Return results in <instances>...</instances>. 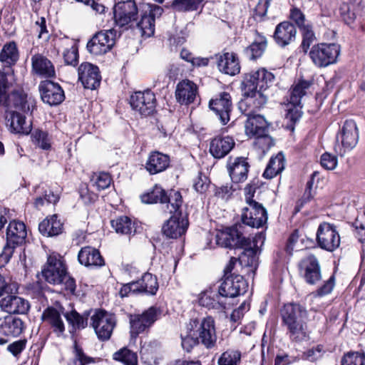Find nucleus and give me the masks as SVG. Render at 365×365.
<instances>
[{"label":"nucleus","mask_w":365,"mask_h":365,"mask_svg":"<svg viewBox=\"0 0 365 365\" xmlns=\"http://www.w3.org/2000/svg\"><path fill=\"white\" fill-rule=\"evenodd\" d=\"M74 359L68 364V365H86L93 362L91 357L87 356L83 353L76 342L74 343Z\"/></svg>","instance_id":"680f3d73"},{"label":"nucleus","mask_w":365,"mask_h":365,"mask_svg":"<svg viewBox=\"0 0 365 365\" xmlns=\"http://www.w3.org/2000/svg\"><path fill=\"white\" fill-rule=\"evenodd\" d=\"M255 140L254 144L256 148L261 150L263 153L267 151L272 146L274 145V142L272 137L266 132L264 135H257L255 137Z\"/></svg>","instance_id":"e2e57ef3"},{"label":"nucleus","mask_w":365,"mask_h":365,"mask_svg":"<svg viewBox=\"0 0 365 365\" xmlns=\"http://www.w3.org/2000/svg\"><path fill=\"white\" fill-rule=\"evenodd\" d=\"M115 36L116 32L113 29L100 31L88 42L87 48L94 55L104 54L114 46Z\"/></svg>","instance_id":"9d476101"},{"label":"nucleus","mask_w":365,"mask_h":365,"mask_svg":"<svg viewBox=\"0 0 365 365\" xmlns=\"http://www.w3.org/2000/svg\"><path fill=\"white\" fill-rule=\"evenodd\" d=\"M300 271L307 283L315 284L322 279L319 260L314 255L303 258L300 262Z\"/></svg>","instance_id":"412c9836"},{"label":"nucleus","mask_w":365,"mask_h":365,"mask_svg":"<svg viewBox=\"0 0 365 365\" xmlns=\"http://www.w3.org/2000/svg\"><path fill=\"white\" fill-rule=\"evenodd\" d=\"M9 73L0 69V106H6L9 101L12 82L9 79Z\"/></svg>","instance_id":"864d4df0"},{"label":"nucleus","mask_w":365,"mask_h":365,"mask_svg":"<svg viewBox=\"0 0 365 365\" xmlns=\"http://www.w3.org/2000/svg\"><path fill=\"white\" fill-rule=\"evenodd\" d=\"M241 361V352L238 350L228 349L224 351L218 359V365H238Z\"/></svg>","instance_id":"6e6d98bb"},{"label":"nucleus","mask_w":365,"mask_h":365,"mask_svg":"<svg viewBox=\"0 0 365 365\" xmlns=\"http://www.w3.org/2000/svg\"><path fill=\"white\" fill-rule=\"evenodd\" d=\"M158 310L150 307L141 314H131L130 316V334L136 336L148 329L156 320Z\"/></svg>","instance_id":"4468645a"},{"label":"nucleus","mask_w":365,"mask_h":365,"mask_svg":"<svg viewBox=\"0 0 365 365\" xmlns=\"http://www.w3.org/2000/svg\"><path fill=\"white\" fill-rule=\"evenodd\" d=\"M29 302L16 294H13L12 292L6 294L0 299L1 309L11 314H24L29 309Z\"/></svg>","instance_id":"aec40b11"},{"label":"nucleus","mask_w":365,"mask_h":365,"mask_svg":"<svg viewBox=\"0 0 365 365\" xmlns=\"http://www.w3.org/2000/svg\"><path fill=\"white\" fill-rule=\"evenodd\" d=\"M31 138L33 142L43 150H49L51 148V138L47 132L42 130H35Z\"/></svg>","instance_id":"4d7b16f0"},{"label":"nucleus","mask_w":365,"mask_h":365,"mask_svg":"<svg viewBox=\"0 0 365 365\" xmlns=\"http://www.w3.org/2000/svg\"><path fill=\"white\" fill-rule=\"evenodd\" d=\"M274 76L267 69L262 68L247 74L243 82L244 88L250 92L253 90H267L273 83Z\"/></svg>","instance_id":"ddd939ff"},{"label":"nucleus","mask_w":365,"mask_h":365,"mask_svg":"<svg viewBox=\"0 0 365 365\" xmlns=\"http://www.w3.org/2000/svg\"><path fill=\"white\" fill-rule=\"evenodd\" d=\"M39 91L42 101L49 106L59 105L65 98L62 88L58 83L51 81L41 83Z\"/></svg>","instance_id":"6ab92c4d"},{"label":"nucleus","mask_w":365,"mask_h":365,"mask_svg":"<svg viewBox=\"0 0 365 365\" xmlns=\"http://www.w3.org/2000/svg\"><path fill=\"white\" fill-rule=\"evenodd\" d=\"M300 30L302 34L301 48L304 53H307L311 44L316 38L315 35L312 30V27L310 25L303 27Z\"/></svg>","instance_id":"13d9d810"},{"label":"nucleus","mask_w":365,"mask_h":365,"mask_svg":"<svg viewBox=\"0 0 365 365\" xmlns=\"http://www.w3.org/2000/svg\"><path fill=\"white\" fill-rule=\"evenodd\" d=\"M358 140L359 130L356 123L353 120H347L336 135L334 150L342 157L346 151L352 150L356 145Z\"/></svg>","instance_id":"20e7f679"},{"label":"nucleus","mask_w":365,"mask_h":365,"mask_svg":"<svg viewBox=\"0 0 365 365\" xmlns=\"http://www.w3.org/2000/svg\"><path fill=\"white\" fill-rule=\"evenodd\" d=\"M167 208L172 215L182 213L180 207L182 204V197L180 192L171 190L167 195L166 202Z\"/></svg>","instance_id":"5fc2aeb1"},{"label":"nucleus","mask_w":365,"mask_h":365,"mask_svg":"<svg viewBox=\"0 0 365 365\" xmlns=\"http://www.w3.org/2000/svg\"><path fill=\"white\" fill-rule=\"evenodd\" d=\"M113 15L115 25L127 30L138 20V9L133 0L120 1L113 7Z\"/></svg>","instance_id":"39448f33"},{"label":"nucleus","mask_w":365,"mask_h":365,"mask_svg":"<svg viewBox=\"0 0 365 365\" xmlns=\"http://www.w3.org/2000/svg\"><path fill=\"white\" fill-rule=\"evenodd\" d=\"M92 182L98 190L108 188L111 183V178L106 173H101L93 177Z\"/></svg>","instance_id":"0e129e2a"},{"label":"nucleus","mask_w":365,"mask_h":365,"mask_svg":"<svg viewBox=\"0 0 365 365\" xmlns=\"http://www.w3.org/2000/svg\"><path fill=\"white\" fill-rule=\"evenodd\" d=\"M169 165L170 158L168 155L154 151L149 155L145 168L150 175H155L165 170Z\"/></svg>","instance_id":"c756f323"},{"label":"nucleus","mask_w":365,"mask_h":365,"mask_svg":"<svg viewBox=\"0 0 365 365\" xmlns=\"http://www.w3.org/2000/svg\"><path fill=\"white\" fill-rule=\"evenodd\" d=\"M247 283L242 276L240 274H230L223 277L222 282L220 285V291L230 301L246 292Z\"/></svg>","instance_id":"f8f14e48"},{"label":"nucleus","mask_w":365,"mask_h":365,"mask_svg":"<svg viewBox=\"0 0 365 365\" xmlns=\"http://www.w3.org/2000/svg\"><path fill=\"white\" fill-rule=\"evenodd\" d=\"M235 142L230 136H217L211 140L209 151L210 154L217 159L226 156L235 147Z\"/></svg>","instance_id":"cd10ccee"},{"label":"nucleus","mask_w":365,"mask_h":365,"mask_svg":"<svg viewBox=\"0 0 365 365\" xmlns=\"http://www.w3.org/2000/svg\"><path fill=\"white\" fill-rule=\"evenodd\" d=\"M307 312L299 304H287L282 311L283 323L287 326L289 338L294 341H302L309 339L307 326L302 319Z\"/></svg>","instance_id":"f257e3e1"},{"label":"nucleus","mask_w":365,"mask_h":365,"mask_svg":"<svg viewBox=\"0 0 365 365\" xmlns=\"http://www.w3.org/2000/svg\"><path fill=\"white\" fill-rule=\"evenodd\" d=\"M167 194L165 191L158 185H155L150 192L141 195L142 202L147 204L158 202L165 204Z\"/></svg>","instance_id":"09e8293b"},{"label":"nucleus","mask_w":365,"mask_h":365,"mask_svg":"<svg viewBox=\"0 0 365 365\" xmlns=\"http://www.w3.org/2000/svg\"><path fill=\"white\" fill-rule=\"evenodd\" d=\"M110 223L115 232L121 235H130L134 228L132 220L127 216H120L111 220Z\"/></svg>","instance_id":"603ef678"},{"label":"nucleus","mask_w":365,"mask_h":365,"mask_svg":"<svg viewBox=\"0 0 365 365\" xmlns=\"http://www.w3.org/2000/svg\"><path fill=\"white\" fill-rule=\"evenodd\" d=\"M285 168V158L280 152L270 158L262 176L266 179H272L281 173Z\"/></svg>","instance_id":"ea45409f"},{"label":"nucleus","mask_w":365,"mask_h":365,"mask_svg":"<svg viewBox=\"0 0 365 365\" xmlns=\"http://www.w3.org/2000/svg\"><path fill=\"white\" fill-rule=\"evenodd\" d=\"M296 35L297 29L294 24L283 21L276 26L273 38L278 46L285 47L294 41Z\"/></svg>","instance_id":"bb28decb"},{"label":"nucleus","mask_w":365,"mask_h":365,"mask_svg":"<svg viewBox=\"0 0 365 365\" xmlns=\"http://www.w3.org/2000/svg\"><path fill=\"white\" fill-rule=\"evenodd\" d=\"M31 71L34 74L44 78L56 76L52 62L46 56L36 53L31 57Z\"/></svg>","instance_id":"a878e982"},{"label":"nucleus","mask_w":365,"mask_h":365,"mask_svg":"<svg viewBox=\"0 0 365 365\" xmlns=\"http://www.w3.org/2000/svg\"><path fill=\"white\" fill-rule=\"evenodd\" d=\"M341 365H365V355L359 352L348 353L342 358Z\"/></svg>","instance_id":"052dcab7"},{"label":"nucleus","mask_w":365,"mask_h":365,"mask_svg":"<svg viewBox=\"0 0 365 365\" xmlns=\"http://www.w3.org/2000/svg\"><path fill=\"white\" fill-rule=\"evenodd\" d=\"M290 19L295 22L298 27L301 29L303 27L309 26L305 24V16L298 8H293L290 11Z\"/></svg>","instance_id":"338daca9"},{"label":"nucleus","mask_w":365,"mask_h":365,"mask_svg":"<svg viewBox=\"0 0 365 365\" xmlns=\"http://www.w3.org/2000/svg\"><path fill=\"white\" fill-rule=\"evenodd\" d=\"M209 107L219 117L223 125L230 121V113L232 108L230 93L222 92L216 95L210 101Z\"/></svg>","instance_id":"a211bd4d"},{"label":"nucleus","mask_w":365,"mask_h":365,"mask_svg":"<svg viewBox=\"0 0 365 365\" xmlns=\"http://www.w3.org/2000/svg\"><path fill=\"white\" fill-rule=\"evenodd\" d=\"M24 327L23 321L17 317L8 316L0 320V332L6 336H19Z\"/></svg>","instance_id":"4c0bfd02"},{"label":"nucleus","mask_w":365,"mask_h":365,"mask_svg":"<svg viewBox=\"0 0 365 365\" xmlns=\"http://www.w3.org/2000/svg\"><path fill=\"white\" fill-rule=\"evenodd\" d=\"M68 323L72 326L74 329H82L88 325V318L89 313L86 312L83 314H80L76 310H71L64 314Z\"/></svg>","instance_id":"8fccbe9b"},{"label":"nucleus","mask_w":365,"mask_h":365,"mask_svg":"<svg viewBox=\"0 0 365 365\" xmlns=\"http://www.w3.org/2000/svg\"><path fill=\"white\" fill-rule=\"evenodd\" d=\"M197 93V85L190 80H182L176 86L175 98L180 104L188 105L193 103Z\"/></svg>","instance_id":"393cba45"},{"label":"nucleus","mask_w":365,"mask_h":365,"mask_svg":"<svg viewBox=\"0 0 365 365\" xmlns=\"http://www.w3.org/2000/svg\"><path fill=\"white\" fill-rule=\"evenodd\" d=\"M202 0H174L173 6L178 11L197 10Z\"/></svg>","instance_id":"bf43d9fd"},{"label":"nucleus","mask_w":365,"mask_h":365,"mask_svg":"<svg viewBox=\"0 0 365 365\" xmlns=\"http://www.w3.org/2000/svg\"><path fill=\"white\" fill-rule=\"evenodd\" d=\"M245 129L247 135L254 138L257 135H264L266 132H269L267 122L265 118L260 115H249L245 122Z\"/></svg>","instance_id":"2f4dec72"},{"label":"nucleus","mask_w":365,"mask_h":365,"mask_svg":"<svg viewBox=\"0 0 365 365\" xmlns=\"http://www.w3.org/2000/svg\"><path fill=\"white\" fill-rule=\"evenodd\" d=\"M130 104L133 110L142 115L147 116L155 110L156 104L155 96L150 90L136 91L131 95Z\"/></svg>","instance_id":"9b49d317"},{"label":"nucleus","mask_w":365,"mask_h":365,"mask_svg":"<svg viewBox=\"0 0 365 365\" xmlns=\"http://www.w3.org/2000/svg\"><path fill=\"white\" fill-rule=\"evenodd\" d=\"M26 235V225L24 222L17 220L9 222L6 229V244L0 254V267L9 262L15 247L24 243Z\"/></svg>","instance_id":"f03ea898"},{"label":"nucleus","mask_w":365,"mask_h":365,"mask_svg":"<svg viewBox=\"0 0 365 365\" xmlns=\"http://www.w3.org/2000/svg\"><path fill=\"white\" fill-rule=\"evenodd\" d=\"M6 120L7 125L13 133L27 135L31 130V123H26L25 117L18 112H9Z\"/></svg>","instance_id":"f704fd0d"},{"label":"nucleus","mask_w":365,"mask_h":365,"mask_svg":"<svg viewBox=\"0 0 365 365\" xmlns=\"http://www.w3.org/2000/svg\"><path fill=\"white\" fill-rule=\"evenodd\" d=\"M248 207L243 208L242 221L252 227H262L267 220V213L264 207L252 199L250 194L246 195Z\"/></svg>","instance_id":"6e6552de"},{"label":"nucleus","mask_w":365,"mask_h":365,"mask_svg":"<svg viewBox=\"0 0 365 365\" xmlns=\"http://www.w3.org/2000/svg\"><path fill=\"white\" fill-rule=\"evenodd\" d=\"M115 324V316L103 310L96 311L91 318V325L98 339L101 341L110 338Z\"/></svg>","instance_id":"423d86ee"},{"label":"nucleus","mask_w":365,"mask_h":365,"mask_svg":"<svg viewBox=\"0 0 365 365\" xmlns=\"http://www.w3.org/2000/svg\"><path fill=\"white\" fill-rule=\"evenodd\" d=\"M197 327V319H192L186 324L185 333L181 334V344L184 350L189 352L192 349L200 344L199 338L195 334V329Z\"/></svg>","instance_id":"e433bc0d"},{"label":"nucleus","mask_w":365,"mask_h":365,"mask_svg":"<svg viewBox=\"0 0 365 365\" xmlns=\"http://www.w3.org/2000/svg\"><path fill=\"white\" fill-rule=\"evenodd\" d=\"M219 70L227 75L235 76L240 73V66L239 60L234 53H224L217 60Z\"/></svg>","instance_id":"72a5a7b5"},{"label":"nucleus","mask_w":365,"mask_h":365,"mask_svg":"<svg viewBox=\"0 0 365 365\" xmlns=\"http://www.w3.org/2000/svg\"><path fill=\"white\" fill-rule=\"evenodd\" d=\"M250 165L246 158L242 157H230L227 169L230 177L234 183H240L247 178Z\"/></svg>","instance_id":"5701e85b"},{"label":"nucleus","mask_w":365,"mask_h":365,"mask_svg":"<svg viewBox=\"0 0 365 365\" xmlns=\"http://www.w3.org/2000/svg\"><path fill=\"white\" fill-rule=\"evenodd\" d=\"M9 101L3 107H14L24 113H29L33 110L34 102L27 98V95L21 90H14L9 93Z\"/></svg>","instance_id":"7c9ffc66"},{"label":"nucleus","mask_w":365,"mask_h":365,"mask_svg":"<svg viewBox=\"0 0 365 365\" xmlns=\"http://www.w3.org/2000/svg\"><path fill=\"white\" fill-rule=\"evenodd\" d=\"M63 224L56 215L46 217L38 225L39 232L44 236L52 237L61 233Z\"/></svg>","instance_id":"58836bf2"},{"label":"nucleus","mask_w":365,"mask_h":365,"mask_svg":"<svg viewBox=\"0 0 365 365\" xmlns=\"http://www.w3.org/2000/svg\"><path fill=\"white\" fill-rule=\"evenodd\" d=\"M321 165L327 170H334L337 165V158L329 153H325L321 156Z\"/></svg>","instance_id":"69168bd1"},{"label":"nucleus","mask_w":365,"mask_h":365,"mask_svg":"<svg viewBox=\"0 0 365 365\" xmlns=\"http://www.w3.org/2000/svg\"><path fill=\"white\" fill-rule=\"evenodd\" d=\"M63 308L60 307L58 309L53 307H48L43 312L41 319L48 323L53 331L58 336L63 334L65 331V325L61 317Z\"/></svg>","instance_id":"c85d7f7f"},{"label":"nucleus","mask_w":365,"mask_h":365,"mask_svg":"<svg viewBox=\"0 0 365 365\" xmlns=\"http://www.w3.org/2000/svg\"><path fill=\"white\" fill-rule=\"evenodd\" d=\"M215 240L217 245L222 247H235L250 243V238L244 236L237 229L218 232Z\"/></svg>","instance_id":"b1692460"},{"label":"nucleus","mask_w":365,"mask_h":365,"mask_svg":"<svg viewBox=\"0 0 365 365\" xmlns=\"http://www.w3.org/2000/svg\"><path fill=\"white\" fill-rule=\"evenodd\" d=\"M78 78L85 88L96 89L101 83L99 69L91 63H83L78 69Z\"/></svg>","instance_id":"4be33fe9"},{"label":"nucleus","mask_w":365,"mask_h":365,"mask_svg":"<svg viewBox=\"0 0 365 365\" xmlns=\"http://www.w3.org/2000/svg\"><path fill=\"white\" fill-rule=\"evenodd\" d=\"M243 91L247 104H252L255 108H260L266 104L267 96L264 93L265 90L256 89L250 92L247 88H244Z\"/></svg>","instance_id":"49530a36"},{"label":"nucleus","mask_w":365,"mask_h":365,"mask_svg":"<svg viewBox=\"0 0 365 365\" xmlns=\"http://www.w3.org/2000/svg\"><path fill=\"white\" fill-rule=\"evenodd\" d=\"M199 304L208 309H215L217 312H222L230 307V301L224 296L218 288L217 291L208 289L200 294Z\"/></svg>","instance_id":"dca6fc26"},{"label":"nucleus","mask_w":365,"mask_h":365,"mask_svg":"<svg viewBox=\"0 0 365 365\" xmlns=\"http://www.w3.org/2000/svg\"><path fill=\"white\" fill-rule=\"evenodd\" d=\"M195 334L199 341L207 349H212L215 346L217 334L215 320L212 317L203 318L200 322L197 319V327Z\"/></svg>","instance_id":"2eb2a0df"},{"label":"nucleus","mask_w":365,"mask_h":365,"mask_svg":"<svg viewBox=\"0 0 365 365\" xmlns=\"http://www.w3.org/2000/svg\"><path fill=\"white\" fill-rule=\"evenodd\" d=\"M132 29H136L143 37H150L155 32V21L153 17L148 15V12L140 14V19L136 20Z\"/></svg>","instance_id":"79ce46f5"},{"label":"nucleus","mask_w":365,"mask_h":365,"mask_svg":"<svg viewBox=\"0 0 365 365\" xmlns=\"http://www.w3.org/2000/svg\"><path fill=\"white\" fill-rule=\"evenodd\" d=\"M319 247L328 252L336 250L340 245V236L336 227L328 222L321 223L317 232Z\"/></svg>","instance_id":"1a4fd4ad"},{"label":"nucleus","mask_w":365,"mask_h":365,"mask_svg":"<svg viewBox=\"0 0 365 365\" xmlns=\"http://www.w3.org/2000/svg\"><path fill=\"white\" fill-rule=\"evenodd\" d=\"M113 359L124 365H138L137 354L127 347H123L115 352Z\"/></svg>","instance_id":"3c124183"},{"label":"nucleus","mask_w":365,"mask_h":365,"mask_svg":"<svg viewBox=\"0 0 365 365\" xmlns=\"http://www.w3.org/2000/svg\"><path fill=\"white\" fill-rule=\"evenodd\" d=\"M61 44L62 46H68L65 48L63 52L65 63L67 65L76 66L78 60V52L73 40L64 38L61 40Z\"/></svg>","instance_id":"a18cd8bd"},{"label":"nucleus","mask_w":365,"mask_h":365,"mask_svg":"<svg viewBox=\"0 0 365 365\" xmlns=\"http://www.w3.org/2000/svg\"><path fill=\"white\" fill-rule=\"evenodd\" d=\"M19 59V51L15 41L6 43L0 51V62L4 67L11 68Z\"/></svg>","instance_id":"c9c22d12"},{"label":"nucleus","mask_w":365,"mask_h":365,"mask_svg":"<svg viewBox=\"0 0 365 365\" xmlns=\"http://www.w3.org/2000/svg\"><path fill=\"white\" fill-rule=\"evenodd\" d=\"M188 225L187 215L182 213H177L176 215H172L163 224L162 232L168 238L177 239L186 232Z\"/></svg>","instance_id":"f3484780"},{"label":"nucleus","mask_w":365,"mask_h":365,"mask_svg":"<svg viewBox=\"0 0 365 365\" xmlns=\"http://www.w3.org/2000/svg\"><path fill=\"white\" fill-rule=\"evenodd\" d=\"M254 242L255 241L252 242L250 239V243L247 245H239V247L244 249V251L241 254L239 259L241 263L256 269L258 262V249L255 245L252 247V245Z\"/></svg>","instance_id":"c03bdc74"},{"label":"nucleus","mask_w":365,"mask_h":365,"mask_svg":"<svg viewBox=\"0 0 365 365\" xmlns=\"http://www.w3.org/2000/svg\"><path fill=\"white\" fill-rule=\"evenodd\" d=\"M312 84L311 81L299 80L292 88L290 103L294 106H299L302 98L305 96L307 90Z\"/></svg>","instance_id":"de8ad7c7"},{"label":"nucleus","mask_w":365,"mask_h":365,"mask_svg":"<svg viewBox=\"0 0 365 365\" xmlns=\"http://www.w3.org/2000/svg\"><path fill=\"white\" fill-rule=\"evenodd\" d=\"M78 259L79 262L86 267H98L104 264V259L99 251L89 246L81 249Z\"/></svg>","instance_id":"473e14b6"},{"label":"nucleus","mask_w":365,"mask_h":365,"mask_svg":"<svg viewBox=\"0 0 365 365\" xmlns=\"http://www.w3.org/2000/svg\"><path fill=\"white\" fill-rule=\"evenodd\" d=\"M341 46L337 43H318L312 46L309 56L319 68H324L336 63Z\"/></svg>","instance_id":"7ed1b4c3"},{"label":"nucleus","mask_w":365,"mask_h":365,"mask_svg":"<svg viewBox=\"0 0 365 365\" xmlns=\"http://www.w3.org/2000/svg\"><path fill=\"white\" fill-rule=\"evenodd\" d=\"M45 280L53 284H61L66 277V267L64 260L59 255H50L41 271Z\"/></svg>","instance_id":"0eeeda50"},{"label":"nucleus","mask_w":365,"mask_h":365,"mask_svg":"<svg viewBox=\"0 0 365 365\" xmlns=\"http://www.w3.org/2000/svg\"><path fill=\"white\" fill-rule=\"evenodd\" d=\"M236 187H233L232 185H222L215 187V195L223 200H227L232 195Z\"/></svg>","instance_id":"774afa93"},{"label":"nucleus","mask_w":365,"mask_h":365,"mask_svg":"<svg viewBox=\"0 0 365 365\" xmlns=\"http://www.w3.org/2000/svg\"><path fill=\"white\" fill-rule=\"evenodd\" d=\"M138 284V293L155 295L158 290L157 277L150 273H145L140 279L135 282Z\"/></svg>","instance_id":"a19ab883"},{"label":"nucleus","mask_w":365,"mask_h":365,"mask_svg":"<svg viewBox=\"0 0 365 365\" xmlns=\"http://www.w3.org/2000/svg\"><path fill=\"white\" fill-rule=\"evenodd\" d=\"M267 41L264 36L257 35L254 41L247 46L245 50V54L250 60H255L262 56L267 48Z\"/></svg>","instance_id":"37998d69"}]
</instances>
